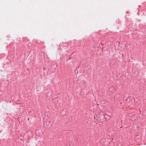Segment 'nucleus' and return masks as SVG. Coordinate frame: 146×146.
<instances>
[{"mask_svg": "<svg viewBox=\"0 0 146 146\" xmlns=\"http://www.w3.org/2000/svg\"><path fill=\"white\" fill-rule=\"evenodd\" d=\"M47 122L48 123V124H49V123H50V121H48V122Z\"/></svg>", "mask_w": 146, "mask_h": 146, "instance_id": "nucleus-1", "label": "nucleus"}]
</instances>
